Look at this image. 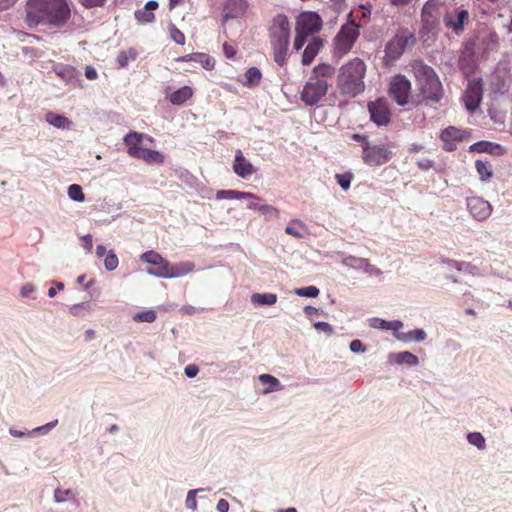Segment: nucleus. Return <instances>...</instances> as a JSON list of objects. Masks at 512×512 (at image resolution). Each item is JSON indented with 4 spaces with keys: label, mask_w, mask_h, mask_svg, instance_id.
<instances>
[{
    "label": "nucleus",
    "mask_w": 512,
    "mask_h": 512,
    "mask_svg": "<svg viewBox=\"0 0 512 512\" xmlns=\"http://www.w3.org/2000/svg\"><path fill=\"white\" fill-rule=\"evenodd\" d=\"M70 17L66 0H28L25 21L29 27L39 24L62 26Z\"/></svg>",
    "instance_id": "1"
},
{
    "label": "nucleus",
    "mask_w": 512,
    "mask_h": 512,
    "mask_svg": "<svg viewBox=\"0 0 512 512\" xmlns=\"http://www.w3.org/2000/svg\"><path fill=\"white\" fill-rule=\"evenodd\" d=\"M366 64L360 58H353L344 64L337 75V90L340 95L355 98L365 90Z\"/></svg>",
    "instance_id": "2"
},
{
    "label": "nucleus",
    "mask_w": 512,
    "mask_h": 512,
    "mask_svg": "<svg viewBox=\"0 0 512 512\" xmlns=\"http://www.w3.org/2000/svg\"><path fill=\"white\" fill-rule=\"evenodd\" d=\"M420 96L424 100L438 102L442 97V85L435 71L422 61L411 64Z\"/></svg>",
    "instance_id": "3"
},
{
    "label": "nucleus",
    "mask_w": 512,
    "mask_h": 512,
    "mask_svg": "<svg viewBox=\"0 0 512 512\" xmlns=\"http://www.w3.org/2000/svg\"><path fill=\"white\" fill-rule=\"evenodd\" d=\"M289 38L290 24L288 18L283 14L275 16L270 26V44L274 61L280 66L286 63Z\"/></svg>",
    "instance_id": "4"
},
{
    "label": "nucleus",
    "mask_w": 512,
    "mask_h": 512,
    "mask_svg": "<svg viewBox=\"0 0 512 512\" xmlns=\"http://www.w3.org/2000/svg\"><path fill=\"white\" fill-rule=\"evenodd\" d=\"M322 19L315 12H302L296 19V36L293 43V48L298 51L300 50L309 35H312L322 28Z\"/></svg>",
    "instance_id": "5"
},
{
    "label": "nucleus",
    "mask_w": 512,
    "mask_h": 512,
    "mask_svg": "<svg viewBox=\"0 0 512 512\" xmlns=\"http://www.w3.org/2000/svg\"><path fill=\"white\" fill-rule=\"evenodd\" d=\"M415 36L408 29H400L386 44L385 63L388 65L397 61L408 47L415 44Z\"/></svg>",
    "instance_id": "6"
},
{
    "label": "nucleus",
    "mask_w": 512,
    "mask_h": 512,
    "mask_svg": "<svg viewBox=\"0 0 512 512\" xmlns=\"http://www.w3.org/2000/svg\"><path fill=\"white\" fill-rule=\"evenodd\" d=\"M358 37L359 25L353 20H349L347 23L342 25L340 31L333 40L334 54L338 57H343L352 49Z\"/></svg>",
    "instance_id": "7"
},
{
    "label": "nucleus",
    "mask_w": 512,
    "mask_h": 512,
    "mask_svg": "<svg viewBox=\"0 0 512 512\" xmlns=\"http://www.w3.org/2000/svg\"><path fill=\"white\" fill-rule=\"evenodd\" d=\"M329 85L326 81L310 78L303 87L301 100L308 106L316 105L328 92Z\"/></svg>",
    "instance_id": "8"
},
{
    "label": "nucleus",
    "mask_w": 512,
    "mask_h": 512,
    "mask_svg": "<svg viewBox=\"0 0 512 512\" xmlns=\"http://www.w3.org/2000/svg\"><path fill=\"white\" fill-rule=\"evenodd\" d=\"M388 92L398 105L405 106L409 103L411 83L405 76L396 75L390 80Z\"/></svg>",
    "instance_id": "9"
},
{
    "label": "nucleus",
    "mask_w": 512,
    "mask_h": 512,
    "mask_svg": "<svg viewBox=\"0 0 512 512\" xmlns=\"http://www.w3.org/2000/svg\"><path fill=\"white\" fill-rule=\"evenodd\" d=\"M363 160L370 166H380L387 163L392 152L383 145H370L368 142L363 145Z\"/></svg>",
    "instance_id": "10"
},
{
    "label": "nucleus",
    "mask_w": 512,
    "mask_h": 512,
    "mask_svg": "<svg viewBox=\"0 0 512 512\" xmlns=\"http://www.w3.org/2000/svg\"><path fill=\"white\" fill-rule=\"evenodd\" d=\"M444 23L448 29L459 35L464 31L465 26L470 23V14L466 9L455 8L445 14Z\"/></svg>",
    "instance_id": "11"
},
{
    "label": "nucleus",
    "mask_w": 512,
    "mask_h": 512,
    "mask_svg": "<svg viewBox=\"0 0 512 512\" xmlns=\"http://www.w3.org/2000/svg\"><path fill=\"white\" fill-rule=\"evenodd\" d=\"M466 203L469 213L477 221L486 220L491 215V204L481 197H468Z\"/></svg>",
    "instance_id": "12"
},
{
    "label": "nucleus",
    "mask_w": 512,
    "mask_h": 512,
    "mask_svg": "<svg viewBox=\"0 0 512 512\" xmlns=\"http://www.w3.org/2000/svg\"><path fill=\"white\" fill-rule=\"evenodd\" d=\"M368 110L371 120L377 125H387L390 122V110L388 102L383 99H377L368 104Z\"/></svg>",
    "instance_id": "13"
},
{
    "label": "nucleus",
    "mask_w": 512,
    "mask_h": 512,
    "mask_svg": "<svg viewBox=\"0 0 512 512\" xmlns=\"http://www.w3.org/2000/svg\"><path fill=\"white\" fill-rule=\"evenodd\" d=\"M141 259L153 266L155 268H148L147 273L159 278H164V275H161L164 271L167 270L169 262L165 260L159 253L155 251H147L141 255Z\"/></svg>",
    "instance_id": "14"
},
{
    "label": "nucleus",
    "mask_w": 512,
    "mask_h": 512,
    "mask_svg": "<svg viewBox=\"0 0 512 512\" xmlns=\"http://www.w3.org/2000/svg\"><path fill=\"white\" fill-rule=\"evenodd\" d=\"M482 85L480 81H471L464 94V103L469 111H474L479 107L482 99Z\"/></svg>",
    "instance_id": "15"
},
{
    "label": "nucleus",
    "mask_w": 512,
    "mask_h": 512,
    "mask_svg": "<svg viewBox=\"0 0 512 512\" xmlns=\"http://www.w3.org/2000/svg\"><path fill=\"white\" fill-rule=\"evenodd\" d=\"M343 264L347 267L357 270H363L366 274L370 276H381L382 271L376 266L372 265L365 258H357L354 256H348L343 259Z\"/></svg>",
    "instance_id": "16"
},
{
    "label": "nucleus",
    "mask_w": 512,
    "mask_h": 512,
    "mask_svg": "<svg viewBox=\"0 0 512 512\" xmlns=\"http://www.w3.org/2000/svg\"><path fill=\"white\" fill-rule=\"evenodd\" d=\"M233 171L236 175L245 179L254 174L256 172V168L243 156L242 152L238 150L235 155Z\"/></svg>",
    "instance_id": "17"
},
{
    "label": "nucleus",
    "mask_w": 512,
    "mask_h": 512,
    "mask_svg": "<svg viewBox=\"0 0 512 512\" xmlns=\"http://www.w3.org/2000/svg\"><path fill=\"white\" fill-rule=\"evenodd\" d=\"M194 270V262L182 261L173 265L169 263L167 270L161 273V275H164V278H179L193 272Z\"/></svg>",
    "instance_id": "18"
},
{
    "label": "nucleus",
    "mask_w": 512,
    "mask_h": 512,
    "mask_svg": "<svg viewBox=\"0 0 512 512\" xmlns=\"http://www.w3.org/2000/svg\"><path fill=\"white\" fill-rule=\"evenodd\" d=\"M248 8L246 0H229L223 9L224 20L234 19L242 16Z\"/></svg>",
    "instance_id": "19"
},
{
    "label": "nucleus",
    "mask_w": 512,
    "mask_h": 512,
    "mask_svg": "<svg viewBox=\"0 0 512 512\" xmlns=\"http://www.w3.org/2000/svg\"><path fill=\"white\" fill-rule=\"evenodd\" d=\"M478 45L482 48L483 52L494 50L498 44V36L494 31L483 29L479 32Z\"/></svg>",
    "instance_id": "20"
},
{
    "label": "nucleus",
    "mask_w": 512,
    "mask_h": 512,
    "mask_svg": "<svg viewBox=\"0 0 512 512\" xmlns=\"http://www.w3.org/2000/svg\"><path fill=\"white\" fill-rule=\"evenodd\" d=\"M53 70L68 84L78 85L80 82V73L72 66L59 64L54 66Z\"/></svg>",
    "instance_id": "21"
},
{
    "label": "nucleus",
    "mask_w": 512,
    "mask_h": 512,
    "mask_svg": "<svg viewBox=\"0 0 512 512\" xmlns=\"http://www.w3.org/2000/svg\"><path fill=\"white\" fill-rule=\"evenodd\" d=\"M145 135L138 132H130L124 137V144L127 146V153L130 157L135 158L143 148L140 143L143 141Z\"/></svg>",
    "instance_id": "22"
},
{
    "label": "nucleus",
    "mask_w": 512,
    "mask_h": 512,
    "mask_svg": "<svg viewBox=\"0 0 512 512\" xmlns=\"http://www.w3.org/2000/svg\"><path fill=\"white\" fill-rule=\"evenodd\" d=\"M158 8V2L154 0H150L146 3V5L142 9H138L135 11V18L139 23L146 24L150 23L154 20L153 11Z\"/></svg>",
    "instance_id": "23"
},
{
    "label": "nucleus",
    "mask_w": 512,
    "mask_h": 512,
    "mask_svg": "<svg viewBox=\"0 0 512 512\" xmlns=\"http://www.w3.org/2000/svg\"><path fill=\"white\" fill-rule=\"evenodd\" d=\"M322 45V40L319 37H314L306 46L303 52L302 63L304 65H309L310 63H312L316 55L319 53Z\"/></svg>",
    "instance_id": "24"
},
{
    "label": "nucleus",
    "mask_w": 512,
    "mask_h": 512,
    "mask_svg": "<svg viewBox=\"0 0 512 512\" xmlns=\"http://www.w3.org/2000/svg\"><path fill=\"white\" fill-rule=\"evenodd\" d=\"M388 361L390 363L407 364L409 366H416L419 363L418 357L408 351L391 353L388 357Z\"/></svg>",
    "instance_id": "25"
},
{
    "label": "nucleus",
    "mask_w": 512,
    "mask_h": 512,
    "mask_svg": "<svg viewBox=\"0 0 512 512\" xmlns=\"http://www.w3.org/2000/svg\"><path fill=\"white\" fill-rule=\"evenodd\" d=\"M370 327L382 330H392L394 334L399 333V330L403 327V323L399 320L386 321L380 318L370 319Z\"/></svg>",
    "instance_id": "26"
},
{
    "label": "nucleus",
    "mask_w": 512,
    "mask_h": 512,
    "mask_svg": "<svg viewBox=\"0 0 512 512\" xmlns=\"http://www.w3.org/2000/svg\"><path fill=\"white\" fill-rule=\"evenodd\" d=\"M181 61H193L199 63L204 69L211 70L214 68V60L204 53H194L180 58Z\"/></svg>",
    "instance_id": "27"
},
{
    "label": "nucleus",
    "mask_w": 512,
    "mask_h": 512,
    "mask_svg": "<svg viewBox=\"0 0 512 512\" xmlns=\"http://www.w3.org/2000/svg\"><path fill=\"white\" fill-rule=\"evenodd\" d=\"M216 199H256V195L250 192H242L237 190H218L216 192Z\"/></svg>",
    "instance_id": "28"
},
{
    "label": "nucleus",
    "mask_w": 512,
    "mask_h": 512,
    "mask_svg": "<svg viewBox=\"0 0 512 512\" xmlns=\"http://www.w3.org/2000/svg\"><path fill=\"white\" fill-rule=\"evenodd\" d=\"M306 231L305 224L299 219H292L285 227V233L295 238H304Z\"/></svg>",
    "instance_id": "29"
},
{
    "label": "nucleus",
    "mask_w": 512,
    "mask_h": 512,
    "mask_svg": "<svg viewBox=\"0 0 512 512\" xmlns=\"http://www.w3.org/2000/svg\"><path fill=\"white\" fill-rule=\"evenodd\" d=\"M193 95V90L189 86H183L180 89L174 91L170 97L169 100L174 105H181L184 102H186L188 99H190Z\"/></svg>",
    "instance_id": "30"
},
{
    "label": "nucleus",
    "mask_w": 512,
    "mask_h": 512,
    "mask_svg": "<svg viewBox=\"0 0 512 512\" xmlns=\"http://www.w3.org/2000/svg\"><path fill=\"white\" fill-rule=\"evenodd\" d=\"M433 4L432 0H429L425 3L423 9H422V22H423V29H427L428 31H431L432 28L435 27L437 21L436 18L432 15Z\"/></svg>",
    "instance_id": "31"
},
{
    "label": "nucleus",
    "mask_w": 512,
    "mask_h": 512,
    "mask_svg": "<svg viewBox=\"0 0 512 512\" xmlns=\"http://www.w3.org/2000/svg\"><path fill=\"white\" fill-rule=\"evenodd\" d=\"M136 159H141L148 164L163 163V156L156 150L142 148L138 154H135Z\"/></svg>",
    "instance_id": "32"
},
{
    "label": "nucleus",
    "mask_w": 512,
    "mask_h": 512,
    "mask_svg": "<svg viewBox=\"0 0 512 512\" xmlns=\"http://www.w3.org/2000/svg\"><path fill=\"white\" fill-rule=\"evenodd\" d=\"M335 73L334 67L328 64H320L314 67L313 69V80H322L326 81L328 78H332Z\"/></svg>",
    "instance_id": "33"
},
{
    "label": "nucleus",
    "mask_w": 512,
    "mask_h": 512,
    "mask_svg": "<svg viewBox=\"0 0 512 512\" xmlns=\"http://www.w3.org/2000/svg\"><path fill=\"white\" fill-rule=\"evenodd\" d=\"M259 381L263 385H267V387L263 390L264 394H268V393H271L274 391H279L282 388L280 381L276 377L269 375V374L260 375Z\"/></svg>",
    "instance_id": "34"
},
{
    "label": "nucleus",
    "mask_w": 512,
    "mask_h": 512,
    "mask_svg": "<svg viewBox=\"0 0 512 512\" xmlns=\"http://www.w3.org/2000/svg\"><path fill=\"white\" fill-rule=\"evenodd\" d=\"M251 302L260 306H271L277 302V295L274 293H254L251 296Z\"/></svg>",
    "instance_id": "35"
},
{
    "label": "nucleus",
    "mask_w": 512,
    "mask_h": 512,
    "mask_svg": "<svg viewBox=\"0 0 512 512\" xmlns=\"http://www.w3.org/2000/svg\"><path fill=\"white\" fill-rule=\"evenodd\" d=\"M46 121L50 124V125H53L54 127L56 128H70L72 122L62 116V115H59V114H56V113H53V112H49L46 114Z\"/></svg>",
    "instance_id": "36"
},
{
    "label": "nucleus",
    "mask_w": 512,
    "mask_h": 512,
    "mask_svg": "<svg viewBox=\"0 0 512 512\" xmlns=\"http://www.w3.org/2000/svg\"><path fill=\"white\" fill-rule=\"evenodd\" d=\"M395 337L400 341H411L414 340L416 342H421L426 339V332L422 329H415L408 333H396Z\"/></svg>",
    "instance_id": "37"
},
{
    "label": "nucleus",
    "mask_w": 512,
    "mask_h": 512,
    "mask_svg": "<svg viewBox=\"0 0 512 512\" xmlns=\"http://www.w3.org/2000/svg\"><path fill=\"white\" fill-rule=\"evenodd\" d=\"M475 168L477 170V173L479 174L481 181H489L493 176V170L492 166L485 161L477 160L475 162Z\"/></svg>",
    "instance_id": "38"
},
{
    "label": "nucleus",
    "mask_w": 512,
    "mask_h": 512,
    "mask_svg": "<svg viewBox=\"0 0 512 512\" xmlns=\"http://www.w3.org/2000/svg\"><path fill=\"white\" fill-rule=\"evenodd\" d=\"M262 78L261 71L256 67L249 68L245 73L244 86H256L260 83Z\"/></svg>",
    "instance_id": "39"
},
{
    "label": "nucleus",
    "mask_w": 512,
    "mask_h": 512,
    "mask_svg": "<svg viewBox=\"0 0 512 512\" xmlns=\"http://www.w3.org/2000/svg\"><path fill=\"white\" fill-rule=\"evenodd\" d=\"M259 212L262 213L266 221L278 220L280 218L279 209L269 204H262L259 207Z\"/></svg>",
    "instance_id": "40"
},
{
    "label": "nucleus",
    "mask_w": 512,
    "mask_h": 512,
    "mask_svg": "<svg viewBox=\"0 0 512 512\" xmlns=\"http://www.w3.org/2000/svg\"><path fill=\"white\" fill-rule=\"evenodd\" d=\"M92 310L93 306L90 302H82L72 305L69 309V312L73 316L83 317L86 313H90Z\"/></svg>",
    "instance_id": "41"
},
{
    "label": "nucleus",
    "mask_w": 512,
    "mask_h": 512,
    "mask_svg": "<svg viewBox=\"0 0 512 512\" xmlns=\"http://www.w3.org/2000/svg\"><path fill=\"white\" fill-rule=\"evenodd\" d=\"M501 149V146L498 144H493L488 141H480L477 143H474L471 146V150L477 151V152H487V153H495L496 150Z\"/></svg>",
    "instance_id": "42"
},
{
    "label": "nucleus",
    "mask_w": 512,
    "mask_h": 512,
    "mask_svg": "<svg viewBox=\"0 0 512 512\" xmlns=\"http://www.w3.org/2000/svg\"><path fill=\"white\" fill-rule=\"evenodd\" d=\"M137 57V52L135 49L130 48L128 50L121 51L117 56V62L120 67L124 68L128 65V63L132 60H135Z\"/></svg>",
    "instance_id": "43"
},
{
    "label": "nucleus",
    "mask_w": 512,
    "mask_h": 512,
    "mask_svg": "<svg viewBox=\"0 0 512 512\" xmlns=\"http://www.w3.org/2000/svg\"><path fill=\"white\" fill-rule=\"evenodd\" d=\"M454 267L457 270L472 276L481 275L479 268L468 262H454Z\"/></svg>",
    "instance_id": "44"
},
{
    "label": "nucleus",
    "mask_w": 512,
    "mask_h": 512,
    "mask_svg": "<svg viewBox=\"0 0 512 512\" xmlns=\"http://www.w3.org/2000/svg\"><path fill=\"white\" fill-rule=\"evenodd\" d=\"M469 444L477 447L479 450H484L486 447V441L483 435L479 432H472L467 435Z\"/></svg>",
    "instance_id": "45"
},
{
    "label": "nucleus",
    "mask_w": 512,
    "mask_h": 512,
    "mask_svg": "<svg viewBox=\"0 0 512 512\" xmlns=\"http://www.w3.org/2000/svg\"><path fill=\"white\" fill-rule=\"evenodd\" d=\"M68 196L71 200L77 202H82L85 199L81 186L77 184H72L68 187Z\"/></svg>",
    "instance_id": "46"
},
{
    "label": "nucleus",
    "mask_w": 512,
    "mask_h": 512,
    "mask_svg": "<svg viewBox=\"0 0 512 512\" xmlns=\"http://www.w3.org/2000/svg\"><path fill=\"white\" fill-rule=\"evenodd\" d=\"M134 320L137 322L152 323L156 320V312L154 310H146L134 315Z\"/></svg>",
    "instance_id": "47"
},
{
    "label": "nucleus",
    "mask_w": 512,
    "mask_h": 512,
    "mask_svg": "<svg viewBox=\"0 0 512 512\" xmlns=\"http://www.w3.org/2000/svg\"><path fill=\"white\" fill-rule=\"evenodd\" d=\"M295 294L301 297H317L319 295V289L315 286L297 288Z\"/></svg>",
    "instance_id": "48"
},
{
    "label": "nucleus",
    "mask_w": 512,
    "mask_h": 512,
    "mask_svg": "<svg viewBox=\"0 0 512 512\" xmlns=\"http://www.w3.org/2000/svg\"><path fill=\"white\" fill-rule=\"evenodd\" d=\"M441 138L445 142L449 141L450 139H452V140L461 139V132H460V130H458L454 127H449L442 132Z\"/></svg>",
    "instance_id": "49"
},
{
    "label": "nucleus",
    "mask_w": 512,
    "mask_h": 512,
    "mask_svg": "<svg viewBox=\"0 0 512 512\" xmlns=\"http://www.w3.org/2000/svg\"><path fill=\"white\" fill-rule=\"evenodd\" d=\"M104 266L108 271H113L117 268L118 258L114 252L110 251L106 255L105 260H104Z\"/></svg>",
    "instance_id": "50"
},
{
    "label": "nucleus",
    "mask_w": 512,
    "mask_h": 512,
    "mask_svg": "<svg viewBox=\"0 0 512 512\" xmlns=\"http://www.w3.org/2000/svg\"><path fill=\"white\" fill-rule=\"evenodd\" d=\"M336 180L337 183L340 185V187L343 190H348L351 184L352 180V174L351 173H344V174H336Z\"/></svg>",
    "instance_id": "51"
},
{
    "label": "nucleus",
    "mask_w": 512,
    "mask_h": 512,
    "mask_svg": "<svg viewBox=\"0 0 512 512\" xmlns=\"http://www.w3.org/2000/svg\"><path fill=\"white\" fill-rule=\"evenodd\" d=\"M201 491L200 489H193V490H190L187 494V497H186V507L188 509H191L193 511H195L197 509V500H196V494Z\"/></svg>",
    "instance_id": "52"
},
{
    "label": "nucleus",
    "mask_w": 512,
    "mask_h": 512,
    "mask_svg": "<svg viewBox=\"0 0 512 512\" xmlns=\"http://www.w3.org/2000/svg\"><path fill=\"white\" fill-rule=\"evenodd\" d=\"M58 423V420H54L52 422H49L43 426H39L34 428L31 431H28V435H34L35 433H48L51 429H53Z\"/></svg>",
    "instance_id": "53"
},
{
    "label": "nucleus",
    "mask_w": 512,
    "mask_h": 512,
    "mask_svg": "<svg viewBox=\"0 0 512 512\" xmlns=\"http://www.w3.org/2000/svg\"><path fill=\"white\" fill-rule=\"evenodd\" d=\"M313 326L316 330H318L320 332H324L329 336L333 334V328L327 322L318 321V322H315Z\"/></svg>",
    "instance_id": "54"
},
{
    "label": "nucleus",
    "mask_w": 512,
    "mask_h": 512,
    "mask_svg": "<svg viewBox=\"0 0 512 512\" xmlns=\"http://www.w3.org/2000/svg\"><path fill=\"white\" fill-rule=\"evenodd\" d=\"M73 494V491L72 490H56L54 492V499L56 502L60 503V502H64L67 500L68 496L69 495H72Z\"/></svg>",
    "instance_id": "55"
},
{
    "label": "nucleus",
    "mask_w": 512,
    "mask_h": 512,
    "mask_svg": "<svg viewBox=\"0 0 512 512\" xmlns=\"http://www.w3.org/2000/svg\"><path fill=\"white\" fill-rule=\"evenodd\" d=\"M350 350L353 353H360V352L363 353L366 351V347L360 340L356 339L350 343Z\"/></svg>",
    "instance_id": "56"
},
{
    "label": "nucleus",
    "mask_w": 512,
    "mask_h": 512,
    "mask_svg": "<svg viewBox=\"0 0 512 512\" xmlns=\"http://www.w3.org/2000/svg\"><path fill=\"white\" fill-rule=\"evenodd\" d=\"M171 37L177 44L183 45L185 43L184 34L175 27L171 29Z\"/></svg>",
    "instance_id": "57"
},
{
    "label": "nucleus",
    "mask_w": 512,
    "mask_h": 512,
    "mask_svg": "<svg viewBox=\"0 0 512 512\" xmlns=\"http://www.w3.org/2000/svg\"><path fill=\"white\" fill-rule=\"evenodd\" d=\"M199 372V368L195 364H190L185 367V374L189 378L195 377Z\"/></svg>",
    "instance_id": "58"
},
{
    "label": "nucleus",
    "mask_w": 512,
    "mask_h": 512,
    "mask_svg": "<svg viewBox=\"0 0 512 512\" xmlns=\"http://www.w3.org/2000/svg\"><path fill=\"white\" fill-rule=\"evenodd\" d=\"M35 290V287L33 284L31 283H27L25 285L22 286L21 290H20V295L22 297H27L29 296L31 293H33Z\"/></svg>",
    "instance_id": "59"
},
{
    "label": "nucleus",
    "mask_w": 512,
    "mask_h": 512,
    "mask_svg": "<svg viewBox=\"0 0 512 512\" xmlns=\"http://www.w3.org/2000/svg\"><path fill=\"white\" fill-rule=\"evenodd\" d=\"M82 242H83V247L88 251L90 252L91 249H92V246H93V242H92V235L91 234H86L84 235L82 238H81Z\"/></svg>",
    "instance_id": "60"
},
{
    "label": "nucleus",
    "mask_w": 512,
    "mask_h": 512,
    "mask_svg": "<svg viewBox=\"0 0 512 512\" xmlns=\"http://www.w3.org/2000/svg\"><path fill=\"white\" fill-rule=\"evenodd\" d=\"M85 7L91 8L96 6H101L104 4L105 0H79Z\"/></svg>",
    "instance_id": "61"
},
{
    "label": "nucleus",
    "mask_w": 512,
    "mask_h": 512,
    "mask_svg": "<svg viewBox=\"0 0 512 512\" xmlns=\"http://www.w3.org/2000/svg\"><path fill=\"white\" fill-rule=\"evenodd\" d=\"M85 76L89 80H95L98 76L97 71L92 66H86L85 68Z\"/></svg>",
    "instance_id": "62"
},
{
    "label": "nucleus",
    "mask_w": 512,
    "mask_h": 512,
    "mask_svg": "<svg viewBox=\"0 0 512 512\" xmlns=\"http://www.w3.org/2000/svg\"><path fill=\"white\" fill-rule=\"evenodd\" d=\"M223 51L227 58H232L236 54L234 47L227 43L223 45Z\"/></svg>",
    "instance_id": "63"
},
{
    "label": "nucleus",
    "mask_w": 512,
    "mask_h": 512,
    "mask_svg": "<svg viewBox=\"0 0 512 512\" xmlns=\"http://www.w3.org/2000/svg\"><path fill=\"white\" fill-rule=\"evenodd\" d=\"M217 510L218 512H228L229 510V503L224 500V499H220L217 503Z\"/></svg>",
    "instance_id": "64"
}]
</instances>
